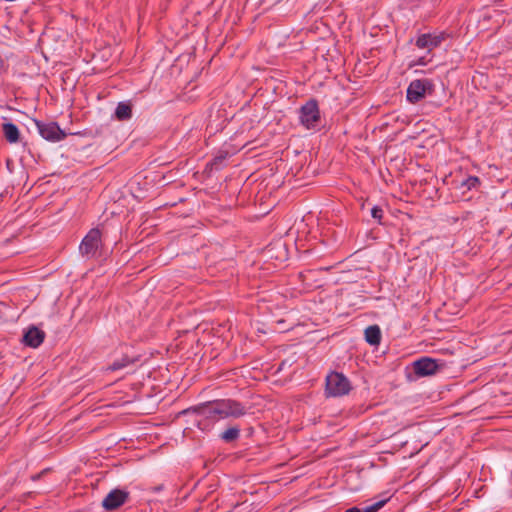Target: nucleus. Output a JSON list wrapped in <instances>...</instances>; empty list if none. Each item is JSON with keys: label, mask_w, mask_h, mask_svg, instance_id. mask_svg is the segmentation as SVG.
Instances as JSON below:
<instances>
[{"label": "nucleus", "mask_w": 512, "mask_h": 512, "mask_svg": "<svg viewBox=\"0 0 512 512\" xmlns=\"http://www.w3.org/2000/svg\"><path fill=\"white\" fill-rule=\"evenodd\" d=\"M349 380L341 373L332 372L326 377V393L329 396L338 397L350 391Z\"/></svg>", "instance_id": "f257e3e1"}, {"label": "nucleus", "mask_w": 512, "mask_h": 512, "mask_svg": "<svg viewBox=\"0 0 512 512\" xmlns=\"http://www.w3.org/2000/svg\"><path fill=\"white\" fill-rule=\"evenodd\" d=\"M101 244V232L98 228H93L83 238L79 246L80 253L87 258H93Z\"/></svg>", "instance_id": "f03ea898"}, {"label": "nucleus", "mask_w": 512, "mask_h": 512, "mask_svg": "<svg viewBox=\"0 0 512 512\" xmlns=\"http://www.w3.org/2000/svg\"><path fill=\"white\" fill-rule=\"evenodd\" d=\"M319 120L320 113L316 101L310 100L301 107L300 121L307 129L315 128Z\"/></svg>", "instance_id": "7ed1b4c3"}, {"label": "nucleus", "mask_w": 512, "mask_h": 512, "mask_svg": "<svg viewBox=\"0 0 512 512\" xmlns=\"http://www.w3.org/2000/svg\"><path fill=\"white\" fill-rule=\"evenodd\" d=\"M446 38L447 34L445 32L424 33L417 37L415 45L419 49H426L431 52L434 48L439 47Z\"/></svg>", "instance_id": "20e7f679"}, {"label": "nucleus", "mask_w": 512, "mask_h": 512, "mask_svg": "<svg viewBox=\"0 0 512 512\" xmlns=\"http://www.w3.org/2000/svg\"><path fill=\"white\" fill-rule=\"evenodd\" d=\"M431 88V83L427 79L413 80L407 88V99L411 103L420 101Z\"/></svg>", "instance_id": "39448f33"}, {"label": "nucleus", "mask_w": 512, "mask_h": 512, "mask_svg": "<svg viewBox=\"0 0 512 512\" xmlns=\"http://www.w3.org/2000/svg\"><path fill=\"white\" fill-rule=\"evenodd\" d=\"M192 410L205 419H210L213 421L223 419L219 400L198 405L193 407Z\"/></svg>", "instance_id": "423d86ee"}, {"label": "nucleus", "mask_w": 512, "mask_h": 512, "mask_svg": "<svg viewBox=\"0 0 512 512\" xmlns=\"http://www.w3.org/2000/svg\"><path fill=\"white\" fill-rule=\"evenodd\" d=\"M222 409V418H239L246 414L247 409L240 402L232 399L219 400Z\"/></svg>", "instance_id": "0eeeda50"}, {"label": "nucleus", "mask_w": 512, "mask_h": 512, "mask_svg": "<svg viewBox=\"0 0 512 512\" xmlns=\"http://www.w3.org/2000/svg\"><path fill=\"white\" fill-rule=\"evenodd\" d=\"M128 496V492L120 489H114L103 499L102 506L107 511L115 510L127 501Z\"/></svg>", "instance_id": "6e6552de"}, {"label": "nucleus", "mask_w": 512, "mask_h": 512, "mask_svg": "<svg viewBox=\"0 0 512 512\" xmlns=\"http://www.w3.org/2000/svg\"><path fill=\"white\" fill-rule=\"evenodd\" d=\"M38 131L40 135L48 140V141H60L65 137V133L60 129V127L54 123H41L36 122Z\"/></svg>", "instance_id": "1a4fd4ad"}, {"label": "nucleus", "mask_w": 512, "mask_h": 512, "mask_svg": "<svg viewBox=\"0 0 512 512\" xmlns=\"http://www.w3.org/2000/svg\"><path fill=\"white\" fill-rule=\"evenodd\" d=\"M413 368L417 376L424 377L436 373L439 365L437 361L432 358L422 357L413 363Z\"/></svg>", "instance_id": "9d476101"}, {"label": "nucleus", "mask_w": 512, "mask_h": 512, "mask_svg": "<svg viewBox=\"0 0 512 512\" xmlns=\"http://www.w3.org/2000/svg\"><path fill=\"white\" fill-rule=\"evenodd\" d=\"M45 333L35 326H31L23 335V343L29 347L37 348L42 344Z\"/></svg>", "instance_id": "9b49d317"}, {"label": "nucleus", "mask_w": 512, "mask_h": 512, "mask_svg": "<svg viewBox=\"0 0 512 512\" xmlns=\"http://www.w3.org/2000/svg\"><path fill=\"white\" fill-rule=\"evenodd\" d=\"M2 130L4 133L5 139L9 143H16L19 141L20 132H19L18 127L15 124H13L11 122L4 123L2 125Z\"/></svg>", "instance_id": "f8f14e48"}, {"label": "nucleus", "mask_w": 512, "mask_h": 512, "mask_svg": "<svg viewBox=\"0 0 512 512\" xmlns=\"http://www.w3.org/2000/svg\"><path fill=\"white\" fill-rule=\"evenodd\" d=\"M365 340L370 345H378L381 341V331L377 325L368 326L365 329Z\"/></svg>", "instance_id": "ddd939ff"}, {"label": "nucleus", "mask_w": 512, "mask_h": 512, "mask_svg": "<svg viewBox=\"0 0 512 512\" xmlns=\"http://www.w3.org/2000/svg\"><path fill=\"white\" fill-rule=\"evenodd\" d=\"M115 116L118 120H128L132 116L131 106L127 103L120 102L115 110Z\"/></svg>", "instance_id": "4468645a"}, {"label": "nucleus", "mask_w": 512, "mask_h": 512, "mask_svg": "<svg viewBox=\"0 0 512 512\" xmlns=\"http://www.w3.org/2000/svg\"><path fill=\"white\" fill-rule=\"evenodd\" d=\"M135 362V359H132L128 356H123L119 360H115L111 365L108 366L107 370L109 371H117L127 367L128 365Z\"/></svg>", "instance_id": "2eb2a0df"}, {"label": "nucleus", "mask_w": 512, "mask_h": 512, "mask_svg": "<svg viewBox=\"0 0 512 512\" xmlns=\"http://www.w3.org/2000/svg\"><path fill=\"white\" fill-rule=\"evenodd\" d=\"M240 435V429L237 426L230 427L221 433L220 438L225 442H232L238 439Z\"/></svg>", "instance_id": "dca6fc26"}, {"label": "nucleus", "mask_w": 512, "mask_h": 512, "mask_svg": "<svg viewBox=\"0 0 512 512\" xmlns=\"http://www.w3.org/2000/svg\"><path fill=\"white\" fill-rule=\"evenodd\" d=\"M228 156V152L220 151L211 162L212 168L216 170L220 169L222 163L228 158Z\"/></svg>", "instance_id": "f3484780"}, {"label": "nucleus", "mask_w": 512, "mask_h": 512, "mask_svg": "<svg viewBox=\"0 0 512 512\" xmlns=\"http://www.w3.org/2000/svg\"><path fill=\"white\" fill-rule=\"evenodd\" d=\"M480 185V179L476 176H469L461 183V187L471 190L477 188Z\"/></svg>", "instance_id": "a211bd4d"}, {"label": "nucleus", "mask_w": 512, "mask_h": 512, "mask_svg": "<svg viewBox=\"0 0 512 512\" xmlns=\"http://www.w3.org/2000/svg\"><path fill=\"white\" fill-rule=\"evenodd\" d=\"M371 216L380 221L383 217V210L382 208H380L379 206H374L372 209H371Z\"/></svg>", "instance_id": "6ab92c4d"}, {"label": "nucleus", "mask_w": 512, "mask_h": 512, "mask_svg": "<svg viewBox=\"0 0 512 512\" xmlns=\"http://www.w3.org/2000/svg\"><path fill=\"white\" fill-rule=\"evenodd\" d=\"M385 503H386V500L378 501V502L372 504V507H374V511L377 512L380 508H382L384 506Z\"/></svg>", "instance_id": "aec40b11"}, {"label": "nucleus", "mask_w": 512, "mask_h": 512, "mask_svg": "<svg viewBox=\"0 0 512 512\" xmlns=\"http://www.w3.org/2000/svg\"><path fill=\"white\" fill-rule=\"evenodd\" d=\"M361 512H376L374 511V507L372 505L365 507L364 509H361Z\"/></svg>", "instance_id": "412c9836"}, {"label": "nucleus", "mask_w": 512, "mask_h": 512, "mask_svg": "<svg viewBox=\"0 0 512 512\" xmlns=\"http://www.w3.org/2000/svg\"><path fill=\"white\" fill-rule=\"evenodd\" d=\"M345 512H361V509H359L357 507H352V508L346 510Z\"/></svg>", "instance_id": "4be33fe9"}, {"label": "nucleus", "mask_w": 512, "mask_h": 512, "mask_svg": "<svg viewBox=\"0 0 512 512\" xmlns=\"http://www.w3.org/2000/svg\"><path fill=\"white\" fill-rule=\"evenodd\" d=\"M419 64H421V65H425V64H426V62H425L423 59H420V60H419Z\"/></svg>", "instance_id": "5701e85b"}, {"label": "nucleus", "mask_w": 512, "mask_h": 512, "mask_svg": "<svg viewBox=\"0 0 512 512\" xmlns=\"http://www.w3.org/2000/svg\"><path fill=\"white\" fill-rule=\"evenodd\" d=\"M187 411H193L192 408H190L189 410H184L183 413H187Z\"/></svg>", "instance_id": "b1692460"}]
</instances>
